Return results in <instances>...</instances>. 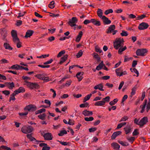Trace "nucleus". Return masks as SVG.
Returning a JSON list of instances; mask_svg holds the SVG:
<instances>
[{"label":"nucleus","instance_id":"nucleus-2","mask_svg":"<svg viewBox=\"0 0 150 150\" xmlns=\"http://www.w3.org/2000/svg\"><path fill=\"white\" fill-rule=\"evenodd\" d=\"M147 100H144L143 105L140 106V108L142 109V110L141 111V113H143L145 110L146 105V111L147 112H148L150 109V99L149 100L147 104Z\"/></svg>","mask_w":150,"mask_h":150},{"label":"nucleus","instance_id":"nucleus-5","mask_svg":"<svg viewBox=\"0 0 150 150\" xmlns=\"http://www.w3.org/2000/svg\"><path fill=\"white\" fill-rule=\"evenodd\" d=\"M116 74L117 76H121L123 75H127V73L126 71H123L122 67L117 69L115 70Z\"/></svg>","mask_w":150,"mask_h":150},{"label":"nucleus","instance_id":"nucleus-16","mask_svg":"<svg viewBox=\"0 0 150 150\" xmlns=\"http://www.w3.org/2000/svg\"><path fill=\"white\" fill-rule=\"evenodd\" d=\"M83 74L84 73L83 72H80L76 74V76L79 81H81L83 79Z\"/></svg>","mask_w":150,"mask_h":150},{"label":"nucleus","instance_id":"nucleus-10","mask_svg":"<svg viewBox=\"0 0 150 150\" xmlns=\"http://www.w3.org/2000/svg\"><path fill=\"white\" fill-rule=\"evenodd\" d=\"M148 24L145 23H142L140 24L138 26V29L140 30H143L149 27Z\"/></svg>","mask_w":150,"mask_h":150},{"label":"nucleus","instance_id":"nucleus-21","mask_svg":"<svg viewBox=\"0 0 150 150\" xmlns=\"http://www.w3.org/2000/svg\"><path fill=\"white\" fill-rule=\"evenodd\" d=\"M105 104V102L103 100L96 101L94 104L95 106L103 107H104Z\"/></svg>","mask_w":150,"mask_h":150},{"label":"nucleus","instance_id":"nucleus-43","mask_svg":"<svg viewBox=\"0 0 150 150\" xmlns=\"http://www.w3.org/2000/svg\"><path fill=\"white\" fill-rule=\"evenodd\" d=\"M146 17V16L145 15L143 14L141 16H137L136 18V20H138L141 19H142Z\"/></svg>","mask_w":150,"mask_h":150},{"label":"nucleus","instance_id":"nucleus-40","mask_svg":"<svg viewBox=\"0 0 150 150\" xmlns=\"http://www.w3.org/2000/svg\"><path fill=\"white\" fill-rule=\"evenodd\" d=\"M46 115L45 113H43L42 114H40L38 116V117L42 120H43L45 119Z\"/></svg>","mask_w":150,"mask_h":150},{"label":"nucleus","instance_id":"nucleus-48","mask_svg":"<svg viewBox=\"0 0 150 150\" xmlns=\"http://www.w3.org/2000/svg\"><path fill=\"white\" fill-rule=\"evenodd\" d=\"M11 35L12 37L17 36L16 31L14 30H12L11 32Z\"/></svg>","mask_w":150,"mask_h":150},{"label":"nucleus","instance_id":"nucleus-13","mask_svg":"<svg viewBox=\"0 0 150 150\" xmlns=\"http://www.w3.org/2000/svg\"><path fill=\"white\" fill-rule=\"evenodd\" d=\"M101 19L102 20L103 22L105 25L109 24L111 23V21L104 16H103Z\"/></svg>","mask_w":150,"mask_h":150},{"label":"nucleus","instance_id":"nucleus-49","mask_svg":"<svg viewBox=\"0 0 150 150\" xmlns=\"http://www.w3.org/2000/svg\"><path fill=\"white\" fill-rule=\"evenodd\" d=\"M110 97L109 96H107L105 98H103V100L105 102V104L106 102H108L110 101Z\"/></svg>","mask_w":150,"mask_h":150},{"label":"nucleus","instance_id":"nucleus-32","mask_svg":"<svg viewBox=\"0 0 150 150\" xmlns=\"http://www.w3.org/2000/svg\"><path fill=\"white\" fill-rule=\"evenodd\" d=\"M136 138L135 137H127V139L129 142L132 144V143L135 140Z\"/></svg>","mask_w":150,"mask_h":150},{"label":"nucleus","instance_id":"nucleus-47","mask_svg":"<svg viewBox=\"0 0 150 150\" xmlns=\"http://www.w3.org/2000/svg\"><path fill=\"white\" fill-rule=\"evenodd\" d=\"M15 95L13 94L12 93L10 95V97L9 98V101L10 102L11 100L14 101L15 100L16 98H15Z\"/></svg>","mask_w":150,"mask_h":150},{"label":"nucleus","instance_id":"nucleus-36","mask_svg":"<svg viewBox=\"0 0 150 150\" xmlns=\"http://www.w3.org/2000/svg\"><path fill=\"white\" fill-rule=\"evenodd\" d=\"M118 101V99L117 98L114 99L112 101H111L109 103L110 105L112 106L116 104Z\"/></svg>","mask_w":150,"mask_h":150},{"label":"nucleus","instance_id":"nucleus-30","mask_svg":"<svg viewBox=\"0 0 150 150\" xmlns=\"http://www.w3.org/2000/svg\"><path fill=\"white\" fill-rule=\"evenodd\" d=\"M92 96V94H90L87 95L85 96L83 99V102H85L86 101L88 100Z\"/></svg>","mask_w":150,"mask_h":150},{"label":"nucleus","instance_id":"nucleus-12","mask_svg":"<svg viewBox=\"0 0 150 150\" xmlns=\"http://www.w3.org/2000/svg\"><path fill=\"white\" fill-rule=\"evenodd\" d=\"M148 122V118L146 117H144L140 121V126H142Z\"/></svg>","mask_w":150,"mask_h":150},{"label":"nucleus","instance_id":"nucleus-51","mask_svg":"<svg viewBox=\"0 0 150 150\" xmlns=\"http://www.w3.org/2000/svg\"><path fill=\"white\" fill-rule=\"evenodd\" d=\"M113 10L112 9H109L106 10L105 12L104 13L105 15H107L110 13H112L113 12Z\"/></svg>","mask_w":150,"mask_h":150},{"label":"nucleus","instance_id":"nucleus-11","mask_svg":"<svg viewBox=\"0 0 150 150\" xmlns=\"http://www.w3.org/2000/svg\"><path fill=\"white\" fill-rule=\"evenodd\" d=\"M43 136L45 140H51L52 139V136L51 133H47L44 134Z\"/></svg>","mask_w":150,"mask_h":150},{"label":"nucleus","instance_id":"nucleus-27","mask_svg":"<svg viewBox=\"0 0 150 150\" xmlns=\"http://www.w3.org/2000/svg\"><path fill=\"white\" fill-rule=\"evenodd\" d=\"M111 146L114 149L119 150L120 146L116 143L113 142L111 144Z\"/></svg>","mask_w":150,"mask_h":150},{"label":"nucleus","instance_id":"nucleus-15","mask_svg":"<svg viewBox=\"0 0 150 150\" xmlns=\"http://www.w3.org/2000/svg\"><path fill=\"white\" fill-rule=\"evenodd\" d=\"M115 25H110L108 28V29L107 30L106 33L107 34L111 33L112 32L115 30Z\"/></svg>","mask_w":150,"mask_h":150},{"label":"nucleus","instance_id":"nucleus-57","mask_svg":"<svg viewBox=\"0 0 150 150\" xmlns=\"http://www.w3.org/2000/svg\"><path fill=\"white\" fill-rule=\"evenodd\" d=\"M13 40L14 42H17L20 41L17 36L13 37Z\"/></svg>","mask_w":150,"mask_h":150},{"label":"nucleus","instance_id":"nucleus-55","mask_svg":"<svg viewBox=\"0 0 150 150\" xmlns=\"http://www.w3.org/2000/svg\"><path fill=\"white\" fill-rule=\"evenodd\" d=\"M22 78L23 80H24V83H25V81H27V80L29 81L30 80V77H27V76H23L22 77Z\"/></svg>","mask_w":150,"mask_h":150},{"label":"nucleus","instance_id":"nucleus-19","mask_svg":"<svg viewBox=\"0 0 150 150\" xmlns=\"http://www.w3.org/2000/svg\"><path fill=\"white\" fill-rule=\"evenodd\" d=\"M6 86L8 87L9 89H12L14 87V84L13 82H6L5 83Z\"/></svg>","mask_w":150,"mask_h":150},{"label":"nucleus","instance_id":"nucleus-41","mask_svg":"<svg viewBox=\"0 0 150 150\" xmlns=\"http://www.w3.org/2000/svg\"><path fill=\"white\" fill-rule=\"evenodd\" d=\"M126 124V122H122L120 124H118L117 125V129H118L121 128L123 126L125 125Z\"/></svg>","mask_w":150,"mask_h":150},{"label":"nucleus","instance_id":"nucleus-9","mask_svg":"<svg viewBox=\"0 0 150 150\" xmlns=\"http://www.w3.org/2000/svg\"><path fill=\"white\" fill-rule=\"evenodd\" d=\"M78 19L76 17H73L69 20L68 23L71 27H73L76 25V23L77 22Z\"/></svg>","mask_w":150,"mask_h":150},{"label":"nucleus","instance_id":"nucleus-54","mask_svg":"<svg viewBox=\"0 0 150 150\" xmlns=\"http://www.w3.org/2000/svg\"><path fill=\"white\" fill-rule=\"evenodd\" d=\"M19 92H20V93H23L25 91V89L22 87H20L18 89Z\"/></svg>","mask_w":150,"mask_h":150},{"label":"nucleus","instance_id":"nucleus-50","mask_svg":"<svg viewBox=\"0 0 150 150\" xmlns=\"http://www.w3.org/2000/svg\"><path fill=\"white\" fill-rule=\"evenodd\" d=\"M45 109L44 108H42L41 109H40V110H39L36 112V114H38L39 113H41L43 112H45Z\"/></svg>","mask_w":150,"mask_h":150},{"label":"nucleus","instance_id":"nucleus-62","mask_svg":"<svg viewBox=\"0 0 150 150\" xmlns=\"http://www.w3.org/2000/svg\"><path fill=\"white\" fill-rule=\"evenodd\" d=\"M134 122L135 124L140 126V121L139 120L137 119V118L135 119L134 120Z\"/></svg>","mask_w":150,"mask_h":150},{"label":"nucleus","instance_id":"nucleus-37","mask_svg":"<svg viewBox=\"0 0 150 150\" xmlns=\"http://www.w3.org/2000/svg\"><path fill=\"white\" fill-rule=\"evenodd\" d=\"M136 86H135L132 89V91L131 93V96H132L135 95L136 93Z\"/></svg>","mask_w":150,"mask_h":150},{"label":"nucleus","instance_id":"nucleus-44","mask_svg":"<svg viewBox=\"0 0 150 150\" xmlns=\"http://www.w3.org/2000/svg\"><path fill=\"white\" fill-rule=\"evenodd\" d=\"M83 54V52H82V50H79L76 55V57L77 58H79L80 57L82 56Z\"/></svg>","mask_w":150,"mask_h":150},{"label":"nucleus","instance_id":"nucleus-39","mask_svg":"<svg viewBox=\"0 0 150 150\" xmlns=\"http://www.w3.org/2000/svg\"><path fill=\"white\" fill-rule=\"evenodd\" d=\"M84 120L86 121H91L93 120L94 118L92 117H86L84 118Z\"/></svg>","mask_w":150,"mask_h":150},{"label":"nucleus","instance_id":"nucleus-8","mask_svg":"<svg viewBox=\"0 0 150 150\" xmlns=\"http://www.w3.org/2000/svg\"><path fill=\"white\" fill-rule=\"evenodd\" d=\"M37 107L36 105L30 104L26 106L24 108L25 110H27L28 111H35L37 110Z\"/></svg>","mask_w":150,"mask_h":150},{"label":"nucleus","instance_id":"nucleus-45","mask_svg":"<svg viewBox=\"0 0 150 150\" xmlns=\"http://www.w3.org/2000/svg\"><path fill=\"white\" fill-rule=\"evenodd\" d=\"M67 132L66 130H63L61 131L59 133L58 135L59 136H62L64 134H66Z\"/></svg>","mask_w":150,"mask_h":150},{"label":"nucleus","instance_id":"nucleus-7","mask_svg":"<svg viewBox=\"0 0 150 150\" xmlns=\"http://www.w3.org/2000/svg\"><path fill=\"white\" fill-rule=\"evenodd\" d=\"M147 52V51L146 49H138L137 50L136 54L137 56H144L146 55Z\"/></svg>","mask_w":150,"mask_h":150},{"label":"nucleus","instance_id":"nucleus-33","mask_svg":"<svg viewBox=\"0 0 150 150\" xmlns=\"http://www.w3.org/2000/svg\"><path fill=\"white\" fill-rule=\"evenodd\" d=\"M11 69H15L17 70H20V66L18 64L13 65L11 67Z\"/></svg>","mask_w":150,"mask_h":150},{"label":"nucleus","instance_id":"nucleus-46","mask_svg":"<svg viewBox=\"0 0 150 150\" xmlns=\"http://www.w3.org/2000/svg\"><path fill=\"white\" fill-rule=\"evenodd\" d=\"M8 61L6 59H3L0 60V64H4L8 63Z\"/></svg>","mask_w":150,"mask_h":150},{"label":"nucleus","instance_id":"nucleus-56","mask_svg":"<svg viewBox=\"0 0 150 150\" xmlns=\"http://www.w3.org/2000/svg\"><path fill=\"white\" fill-rule=\"evenodd\" d=\"M122 36H127L128 35L127 32L124 30H123L120 34Z\"/></svg>","mask_w":150,"mask_h":150},{"label":"nucleus","instance_id":"nucleus-59","mask_svg":"<svg viewBox=\"0 0 150 150\" xmlns=\"http://www.w3.org/2000/svg\"><path fill=\"white\" fill-rule=\"evenodd\" d=\"M95 50L97 52H98L100 53L102 52V50L98 46H96L95 47Z\"/></svg>","mask_w":150,"mask_h":150},{"label":"nucleus","instance_id":"nucleus-24","mask_svg":"<svg viewBox=\"0 0 150 150\" xmlns=\"http://www.w3.org/2000/svg\"><path fill=\"white\" fill-rule=\"evenodd\" d=\"M83 34V32L82 31L79 32L78 35L77 36L76 39L75 40L76 42H79L80 41Z\"/></svg>","mask_w":150,"mask_h":150},{"label":"nucleus","instance_id":"nucleus-3","mask_svg":"<svg viewBox=\"0 0 150 150\" xmlns=\"http://www.w3.org/2000/svg\"><path fill=\"white\" fill-rule=\"evenodd\" d=\"M35 77L40 80L44 81L45 82H47L50 81L49 78L48 76H45L43 74H38Z\"/></svg>","mask_w":150,"mask_h":150},{"label":"nucleus","instance_id":"nucleus-29","mask_svg":"<svg viewBox=\"0 0 150 150\" xmlns=\"http://www.w3.org/2000/svg\"><path fill=\"white\" fill-rule=\"evenodd\" d=\"M104 65V64L103 61L101 62L97 66L96 69L98 70H100L103 67Z\"/></svg>","mask_w":150,"mask_h":150},{"label":"nucleus","instance_id":"nucleus-42","mask_svg":"<svg viewBox=\"0 0 150 150\" xmlns=\"http://www.w3.org/2000/svg\"><path fill=\"white\" fill-rule=\"evenodd\" d=\"M54 1H51L49 4V7L51 8H53L54 7Z\"/></svg>","mask_w":150,"mask_h":150},{"label":"nucleus","instance_id":"nucleus-60","mask_svg":"<svg viewBox=\"0 0 150 150\" xmlns=\"http://www.w3.org/2000/svg\"><path fill=\"white\" fill-rule=\"evenodd\" d=\"M68 123V124L72 125L74 124V121L73 120L69 119Z\"/></svg>","mask_w":150,"mask_h":150},{"label":"nucleus","instance_id":"nucleus-52","mask_svg":"<svg viewBox=\"0 0 150 150\" xmlns=\"http://www.w3.org/2000/svg\"><path fill=\"white\" fill-rule=\"evenodd\" d=\"M88 103H83L80 105V108H84L86 107L88 105Z\"/></svg>","mask_w":150,"mask_h":150},{"label":"nucleus","instance_id":"nucleus-53","mask_svg":"<svg viewBox=\"0 0 150 150\" xmlns=\"http://www.w3.org/2000/svg\"><path fill=\"white\" fill-rule=\"evenodd\" d=\"M65 53V51L64 50H62L60 51L57 55V57H61L62 55Z\"/></svg>","mask_w":150,"mask_h":150},{"label":"nucleus","instance_id":"nucleus-31","mask_svg":"<svg viewBox=\"0 0 150 150\" xmlns=\"http://www.w3.org/2000/svg\"><path fill=\"white\" fill-rule=\"evenodd\" d=\"M119 48V49L118 51V53L120 54H121L122 52L125 50L127 49V47L126 46H125L123 47H121Z\"/></svg>","mask_w":150,"mask_h":150},{"label":"nucleus","instance_id":"nucleus-25","mask_svg":"<svg viewBox=\"0 0 150 150\" xmlns=\"http://www.w3.org/2000/svg\"><path fill=\"white\" fill-rule=\"evenodd\" d=\"M3 46L5 49L6 50H10L13 49V48L7 42H5Z\"/></svg>","mask_w":150,"mask_h":150},{"label":"nucleus","instance_id":"nucleus-6","mask_svg":"<svg viewBox=\"0 0 150 150\" xmlns=\"http://www.w3.org/2000/svg\"><path fill=\"white\" fill-rule=\"evenodd\" d=\"M24 84L30 89L36 88L38 87V85L36 83H32L26 81H25V83Z\"/></svg>","mask_w":150,"mask_h":150},{"label":"nucleus","instance_id":"nucleus-18","mask_svg":"<svg viewBox=\"0 0 150 150\" xmlns=\"http://www.w3.org/2000/svg\"><path fill=\"white\" fill-rule=\"evenodd\" d=\"M82 114L85 116H90L92 115L93 113L91 111L85 110L82 112Z\"/></svg>","mask_w":150,"mask_h":150},{"label":"nucleus","instance_id":"nucleus-63","mask_svg":"<svg viewBox=\"0 0 150 150\" xmlns=\"http://www.w3.org/2000/svg\"><path fill=\"white\" fill-rule=\"evenodd\" d=\"M71 81L69 80L67 81L66 83L65 86H69L71 83Z\"/></svg>","mask_w":150,"mask_h":150},{"label":"nucleus","instance_id":"nucleus-28","mask_svg":"<svg viewBox=\"0 0 150 150\" xmlns=\"http://www.w3.org/2000/svg\"><path fill=\"white\" fill-rule=\"evenodd\" d=\"M68 56L67 54L65 55L61 58L60 61L59 62V64H62L64 62H65L67 60Z\"/></svg>","mask_w":150,"mask_h":150},{"label":"nucleus","instance_id":"nucleus-58","mask_svg":"<svg viewBox=\"0 0 150 150\" xmlns=\"http://www.w3.org/2000/svg\"><path fill=\"white\" fill-rule=\"evenodd\" d=\"M97 129V128L96 127H92L91 128H89V132L91 133L95 131Z\"/></svg>","mask_w":150,"mask_h":150},{"label":"nucleus","instance_id":"nucleus-1","mask_svg":"<svg viewBox=\"0 0 150 150\" xmlns=\"http://www.w3.org/2000/svg\"><path fill=\"white\" fill-rule=\"evenodd\" d=\"M124 40L123 38H118L115 39L114 42V48L117 50L120 47H122L124 45Z\"/></svg>","mask_w":150,"mask_h":150},{"label":"nucleus","instance_id":"nucleus-4","mask_svg":"<svg viewBox=\"0 0 150 150\" xmlns=\"http://www.w3.org/2000/svg\"><path fill=\"white\" fill-rule=\"evenodd\" d=\"M33 130V128L31 126H24L21 129L22 132L25 134L30 133Z\"/></svg>","mask_w":150,"mask_h":150},{"label":"nucleus","instance_id":"nucleus-14","mask_svg":"<svg viewBox=\"0 0 150 150\" xmlns=\"http://www.w3.org/2000/svg\"><path fill=\"white\" fill-rule=\"evenodd\" d=\"M126 134H127L130 133L132 131V128L130 125H127L124 129Z\"/></svg>","mask_w":150,"mask_h":150},{"label":"nucleus","instance_id":"nucleus-35","mask_svg":"<svg viewBox=\"0 0 150 150\" xmlns=\"http://www.w3.org/2000/svg\"><path fill=\"white\" fill-rule=\"evenodd\" d=\"M130 70L132 72H134L137 74L136 76L138 77L139 76V72L137 70V69L135 68H130Z\"/></svg>","mask_w":150,"mask_h":150},{"label":"nucleus","instance_id":"nucleus-34","mask_svg":"<svg viewBox=\"0 0 150 150\" xmlns=\"http://www.w3.org/2000/svg\"><path fill=\"white\" fill-rule=\"evenodd\" d=\"M118 142L123 146H127L129 145L128 143L127 142L119 141Z\"/></svg>","mask_w":150,"mask_h":150},{"label":"nucleus","instance_id":"nucleus-61","mask_svg":"<svg viewBox=\"0 0 150 150\" xmlns=\"http://www.w3.org/2000/svg\"><path fill=\"white\" fill-rule=\"evenodd\" d=\"M128 119V117L127 116H124L122 118L120 121H124L127 120Z\"/></svg>","mask_w":150,"mask_h":150},{"label":"nucleus","instance_id":"nucleus-20","mask_svg":"<svg viewBox=\"0 0 150 150\" xmlns=\"http://www.w3.org/2000/svg\"><path fill=\"white\" fill-rule=\"evenodd\" d=\"M33 31L30 30H27L26 32V34L25 37L26 38L30 37L33 35Z\"/></svg>","mask_w":150,"mask_h":150},{"label":"nucleus","instance_id":"nucleus-23","mask_svg":"<svg viewBox=\"0 0 150 150\" xmlns=\"http://www.w3.org/2000/svg\"><path fill=\"white\" fill-rule=\"evenodd\" d=\"M122 132L120 131H118L115 132H114L113 133L112 136L111 138L112 139H115V138L118 135L121 134Z\"/></svg>","mask_w":150,"mask_h":150},{"label":"nucleus","instance_id":"nucleus-26","mask_svg":"<svg viewBox=\"0 0 150 150\" xmlns=\"http://www.w3.org/2000/svg\"><path fill=\"white\" fill-rule=\"evenodd\" d=\"M103 12L102 10L100 8H98V9L97 12V14L98 17L100 19L102 18L103 16Z\"/></svg>","mask_w":150,"mask_h":150},{"label":"nucleus","instance_id":"nucleus-22","mask_svg":"<svg viewBox=\"0 0 150 150\" xmlns=\"http://www.w3.org/2000/svg\"><path fill=\"white\" fill-rule=\"evenodd\" d=\"M103 86L102 83L99 84L98 85H97L94 86V88L95 89H99L100 90L103 91L104 90L103 89Z\"/></svg>","mask_w":150,"mask_h":150},{"label":"nucleus","instance_id":"nucleus-17","mask_svg":"<svg viewBox=\"0 0 150 150\" xmlns=\"http://www.w3.org/2000/svg\"><path fill=\"white\" fill-rule=\"evenodd\" d=\"M91 23L95 25L99 26L101 25V23L99 21L95 19H91Z\"/></svg>","mask_w":150,"mask_h":150},{"label":"nucleus","instance_id":"nucleus-38","mask_svg":"<svg viewBox=\"0 0 150 150\" xmlns=\"http://www.w3.org/2000/svg\"><path fill=\"white\" fill-rule=\"evenodd\" d=\"M27 137L28 139L31 141H34L36 140L33 137L31 134H28L27 135Z\"/></svg>","mask_w":150,"mask_h":150},{"label":"nucleus","instance_id":"nucleus-64","mask_svg":"<svg viewBox=\"0 0 150 150\" xmlns=\"http://www.w3.org/2000/svg\"><path fill=\"white\" fill-rule=\"evenodd\" d=\"M45 103L48 105V107H50L51 105V103L50 100H45L44 101Z\"/></svg>","mask_w":150,"mask_h":150}]
</instances>
